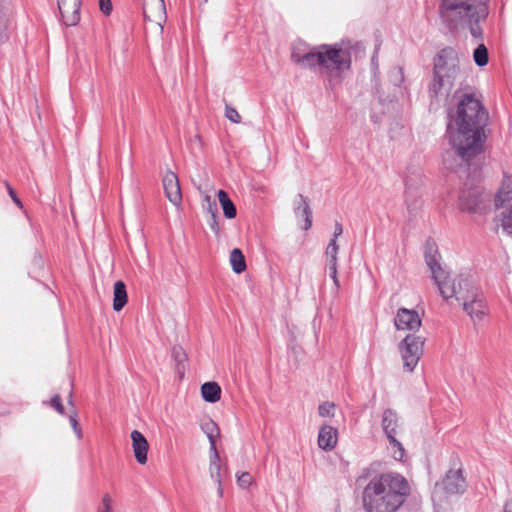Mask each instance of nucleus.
<instances>
[{
  "mask_svg": "<svg viewBox=\"0 0 512 512\" xmlns=\"http://www.w3.org/2000/svg\"><path fill=\"white\" fill-rule=\"evenodd\" d=\"M504 512H512V501L505 504Z\"/></svg>",
  "mask_w": 512,
  "mask_h": 512,
  "instance_id": "44",
  "label": "nucleus"
},
{
  "mask_svg": "<svg viewBox=\"0 0 512 512\" xmlns=\"http://www.w3.org/2000/svg\"><path fill=\"white\" fill-rule=\"evenodd\" d=\"M502 192H499L495 197V205L498 207L503 205L505 201L512 202V191L505 193L502 197ZM501 226L504 232L512 235V203L501 213Z\"/></svg>",
  "mask_w": 512,
  "mask_h": 512,
  "instance_id": "16",
  "label": "nucleus"
},
{
  "mask_svg": "<svg viewBox=\"0 0 512 512\" xmlns=\"http://www.w3.org/2000/svg\"><path fill=\"white\" fill-rule=\"evenodd\" d=\"M237 481L241 487H248L252 482V477L248 472H245L237 477Z\"/></svg>",
  "mask_w": 512,
  "mask_h": 512,
  "instance_id": "35",
  "label": "nucleus"
},
{
  "mask_svg": "<svg viewBox=\"0 0 512 512\" xmlns=\"http://www.w3.org/2000/svg\"><path fill=\"white\" fill-rule=\"evenodd\" d=\"M425 338L415 335L414 333L408 334L398 345V349L403 362V368L407 372H413L416 368L420 358L423 355V347Z\"/></svg>",
  "mask_w": 512,
  "mask_h": 512,
  "instance_id": "8",
  "label": "nucleus"
},
{
  "mask_svg": "<svg viewBox=\"0 0 512 512\" xmlns=\"http://www.w3.org/2000/svg\"><path fill=\"white\" fill-rule=\"evenodd\" d=\"M318 413L321 417H333L335 413V404L333 402H323L318 407Z\"/></svg>",
  "mask_w": 512,
  "mask_h": 512,
  "instance_id": "29",
  "label": "nucleus"
},
{
  "mask_svg": "<svg viewBox=\"0 0 512 512\" xmlns=\"http://www.w3.org/2000/svg\"><path fill=\"white\" fill-rule=\"evenodd\" d=\"M294 213L297 218H303V229L308 230L312 225V210L307 198L302 194H298L294 200Z\"/></svg>",
  "mask_w": 512,
  "mask_h": 512,
  "instance_id": "17",
  "label": "nucleus"
},
{
  "mask_svg": "<svg viewBox=\"0 0 512 512\" xmlns=\"http://www.w3.org/2000/svg\"><path fill=\"white\" fill-rule=\"evenodd\" d=\"M433 71V80L429 86L430 96L448 95L459 73L457 52L451 47L440 50L434 58Z\"/></svg>",
  "mask_w": 512,
  "mask_h": 512,
  "instance_id": "6",
  "label": "nucleus"
},
{
  "mask_svg": "<svg viewBox=\"0 0 512 512\" xmlns=\"http://www.w3.org/2000/svg\"><path fill=\"white\" fill-rule=\"evenodd\" d=\"M339 245L335 242V239H330L326 251V264H337L338 261Z\"/></svg>",
  "mask_w": 512,
  "mask_h": 512,
  "instance_id": "26",
  "label": "nucleus"
},
{
  "mask_svg": "<svg viewBox=\"0 0 512 512\" xmlns=\"http://www.w3.org/2000/svg\"><path fill=\"white\" fill-rule=\"evenodd\" d=\"M481 12H482V20L485 19L488 15V7L485 3V0H482V9H481Z\"/></svg>",
  "mask_w": 512,
  "mask_h": 512,
  "instance_id": "43",
  "label": "nucleus"
},
{
  "mask_svg": "<svg viewBox=\"0 0 512 512\" xmlns=\"http://www.w3.org/2000/svg\"><path fill=\"white\" fill-rule=\"evenodd\" d=\"M466 486V479L463 476L462 469H450L445 477L435 484L431 495L434 506L441 505L448 495L463 493Z\"/></svg>",
  "mask_w": 512,
  "mask_h": 512,
  "instance_id": "7",
  "label": "nucleus"
},
{
  "mask_svg": "<svg viewBox=\"0 0 512 512\" xmlns=\"http://www.w3.org/2000/svg\"><path fill=\"white\" fill-rule=\"evenodd\" d=\"M50 405L61 415L64 414V406L61 401V397L58 394H55L51 400Z\"/></svg>",
  "mask_w": 512,
  "mask_h": 512,
  "instance_id": "32",
  "label": "nucleus"
},
{
  "mask_svg": "<svg viewBox=\"0 0 512 512\" xmlns=\"http://www.w3.org/2000/svg\"><path fill=\"white\" fill-rule=\"evenodd\" d=\"M389 446L393 451V457L395 460L401 461L405 455V449L400 441L397 440L396 436L388 437Z\"/></svg>",
  "mask_w": 512,
  "mask_h": 512,
  "instance_id": "27",
  "label": "nucleus"
},
{
  "mask_svg": "<svg viewBox=\"0 0 512 512\" xmlns=\"http://www.w3.org/2000/svg\"><path fill=\"white\" fill-rule=\"evenodd\" d=\"M405 202L407 205V209L411 214L416 212L421 205V200L418 197L417 191L411 189L410 186L408 185L406 186L405 190Z\"/></svg>",
  "mask_w": 512,
  "mask_h": 512,
  "instance_id": "25",
  "label": "nucleus"
},
{
  "mask_svg": "<svg viewBox=\"0 0 512 512\" xmlns=\"http://www.w3.org/2000/svg\"><path fill=\"white\" fill-rule=\"evenodd\" d=\"M473 58H474L475 64L477 66H480V60H481V57H480V44L474 49Z\"/></svg>",
  "mask_w": 512,
  "mask_h": 512,
  "instance_id": "42",
  "label": "nucleus"
},
{
  "mask_svg": "<svg viewBox=\"0 0 512 512\" xmlns=\"http://www.w3.org/2000/svg\"><path fill=\"white\" fill-rule=\"evenodd\" d=\"M337 266V264H326L329 276L333 280L335 287L338 289L340 287V283L337 277Z\"/></svg>",
  "mask_w": 512,
  "mask_h": 512,
  "instance_id": "33",
  "label": "nucleus"
},
{
  "mask_svg": "<svg viewBox=\"0 0 512 512\" xmlns=\"http://www.w3.org/2000/svg\"><path fill=\"white\" fill-rule=\"evenodd\" d=\"M111 509V498L108 494H105L102 498V505L99 508V512H109Z\"/></svg>",
  "mask_w": 512,
  "mask_h": 512,
  "instance_id": "37",
  "label": "nucleus"
},
{
  "mask_svg": "<svg viewBox=\"0 0 512 512\" xmlns=\"http://www.w3.org/2000/svg\"><path fill=\"white\" fill-rule=\"evenodd\" d=\"M291 59L305 68L318 70L331 86L340 83L351 68L350 54L339 44L318 45L303 54L294 48Z\"/></svg>",
  "mask_w": 512,
  "mask_h": 512,
  "instance_id": "4",
  "label": "nucleus"
},
{
  "mask_svg": "<svg viewBox=\"0 0 512 512\" xmlns=\"http://www.w3.org/2000/svg\"><path fill=\"white\" fill-rule=\"evenodd\" d=\"M201 430L206 434L209 440V452L218 451L216 447V439L220 435L218 425L212 419H207L201 423Z\"/></svg>",
  "mask_w": 512,
  "mask_h": 512,
  "instance_id": "20",
  "label": "nucleus"
},
{
  "mask_svg": "<svg viewBox=\"0 0 512 512\" xmlns=\"http://www.w3.org/2000/svg\"><path fill=\"white\" fill-rule=\"evenodd\" d=\"M209 473L212 480H214L218 486L217 492L219 497H222V481L227 474V468L221 465L220 455L218 451L209 452Z\"/></svg>",
  "mask_w": 512,
  "mask_h": 512,
  "instance_id": "13",
  "label": "nucleus"
},
{
  "mask_svg": "<svg viewBox=\"0 0 512 512\" xmlns=\"http://www.w3.org/2000/svg\"><path fill=\"white\" fill-rule=\"evenodd\" d=\"M230 263L235 273L240 274L246 269L245 257L242 251L234 248L230 253Z\"/></svg>",
  "mask_w": 512,
  "mask_h": 512,
  "instance_id": "24",
  "label": "nucleus"
},
{
  "mask_svg": "<svg viewBox=\"0 0 512 512\" xmlns=\"http://www.w3.org/2000/svg\"><path fill=\"white\" fill-rule=\"evenodd\" d=\"M143 15L145 19L160 24L166 17L164 0L143 1Z\"/></svg>",
  "mask_w": 512,
  "mask_h": 512,
  "instance_id": "14",
  "label": "nucleus"
},
{
  "mask_svg": "<svg viewBox=\"0 0 512 512\" xmlns=\"http://www.w3.org/2000/svg\"><path fill=\"white\" fill-rule=\"evenodd\" d=\"M113 295V309L119 312L126 305L128 300L126 285L123 281L119 280L115 282Z\"/></svg>",
  "mask_w": 512,
  "mask_h": 512,
  "instance_id": "21",
  "label": "nucleus"
},
{
  "mask_svg": "<svg viewBox=\"0 0 512 512\" xmlns=\"http://www.w3.org/2000/svg\"><path fill=\"white\" fill-rule=\"evenodd\" d=\"M81 0H58V9L66 26H75L80 21Z\"/></svg>",
  "mask_w": 512,
  "mask_h": 512,
  "instance_id": "11",
  "label": "nucleus"
},
{
  "mask_svg": "<svg viewBox=\"0 0 512 512\" xmlns=\"http://www.w3.org/2000/svg\"><path fill=\"white\" fill-rule=\"evenodd\" d=\"M68 402H69L70 405H73L72 392H70V394H69V401Z\"/></svg>",
  "mask_w": 512,
  "mask_h": 512,
  "instance_id": "45",
  "label": "nucleus"
},
{
  "mask_svg": "<svg viewBox=\"0 0 512 512\" xmlns=\"http://www.w3.org/2000/svg\"><path fill=\"white\" fill-rule=\"evenodd\" d=\"M343 233L342 224L340 222L335 223V229L333 233V237L331 239H335V242H337V238Z\"/></svg>",
  "mask_w": 512,
  "mask_h": 512,
  "instance_id": "40",
  "label": "nucleus"
},
{
  "mask_svg": "<svg viewBox=\"0 0 512 512\" xmlns=\"http://www.w3.org/2000/svg\"><path fill=\"white\" fill-rule=\"evenodd\" d=\"M69 421H70V424H71V426H72V428H73L77 438L81 439L82 438V431H81L79 423L77 421V414H76L75 411H74V413L69 415Z\"/></svg>",
  "mask_w": 512,
  "mask_h": 512,
  "instance_id": "31",
  "label": "nucleus"
},
{
  "mask_svg": "<svg viewBox=\"0 0 512 512\" xmlns=\"http://www.w3.org/2000/svg\"><path fill=\"white\" fill-rule=\"evenodd\" d=\"M337 429L330 425L321 426L318 434V445L321 449L330 451L337 444Z\"/></svg>",
  "mask_w": 512,
  "mask_h": 512,
  "instance_id": "19",
  "label": "nucleus"
},
{
  "mask_svg": "<svg viewBox=\"0 0 512 512\" xmlns=\"http://www.w3.org/2000/svg\"><path fill=\"white\" fill-rule=\"evenodd\" d=\"M225 115L233 123L241 122V116L239 115L238 111L233 107L227 105L225 109Z\"/></svg>",
  "mask_w": 512,
  "mask_h": 512,
  "instance_id": "30",
  "label": "nucleus"
},
{
  "mask_svg": "<svg viewBox=\"0 0 512 512\" xmlns=\"http://www.w3.org/2000/svg\"><path fill=\"white\" fill-rule=\"evenodd\" d=\"M203 399L209 403H215L221 398V387L216 382H206L201 386Z\"/></svg>",
  "mask_w": 512,
  "mask_h": 512,
  "instance_id": "22",
  "label": "nucleus"
},
{
  "mask_svg": "<svg viewBox=\"0 0 512 512\" xmlns=\"http://www.w3.org/2000/svg\"><path fill=\"white\" fill-rule=\"evenodd\" d=\"M480 100L465 94L458 103L456 115L448 113L447 135L451 149L443 154L448 170L459 173L466 180L459 195V207L472 215L478 214L480 204V174L472 159L480 153Z\"/></svg>",
  "mask_w": 512,
  "mask_h": 512,
  "instance_id": "1",
  "label": "nucleus"
},
{
  "mask_svg": "<svg viewBox=\"0 0 512 512\" xmlns=\"http://www.w3.org/2000/svg\"><path fill=\"white\" fill-rule=\"evenodd\" d=\"M489 120V113L482 105V166L486 160L494 159V146L501 139V134L496 135L494 129L489 126Z\"/></svg>",
  "mask_w": 512,
  "mask_h": 512,
  "instance_id": "9",
  "label": "nucleus"
},
{
  "mask_svg": "<svg viewBox=\"0 0 512 512\" xmlns=\"http://www.w3.org/2000/svg\"><path fill=\"white\" fill-rule=\"evenodd\" d=\"M217 196L222 207L224 216L228 219L235 218L237 215V209L232 200L229 198L227 192L224 190H219L217 192Z\"/></svg>",
  "mask_w": 512,
  "mask_h": 512,
  "instance_id": "23",
  "label": "nucleus"
},
{
  "mask_svg": "<svg viewBox=\"0 0 512 512\" xmlns=\"http://www.w3.org/2000/svg\"><path fill=\"white\" fill-rule=\"evenodd\" d=\"M440 17L449 29L467 26L473 37H480V0H442Z\"/></svg>",
  "mask_w": 512,
  "mask_h": 512,
  "instance_id": "5",
  "label": "nucleus"
},
{
  "mask_svg": "<svg viewBox=\"0 0 512 512\" xmlns=\"http://www.w3.org/2000/svg\"><path fill=\"white\" fill-rule=\"evenodd\" d=\"M162 182L168 200L175 206H179L182 202V194L178 176L172 171H167Z\"/></svg>",
  "mask_w": 512,
  "mask_h": 512,
  "instance_id": "12",
  "label": "nucleus"
},
{
  "mask_svg": "<svg viewBox=\"0 0 512 512\" xmlns=\"http://www.w3.org/2000/svg\"><path fill=\"white\" fill-rule=\"evenodd\" d=\"M489 62V52L487 47L482 44V67L487 65Z\"/></svg>",
  "mask_w": 512,
  "mask_h": 512,
  "instance_id": "41",
  "label": "nucleus"
},
{
  "mask_svg": "<svg viewBox=\"0 0 512 512\" xmlns=\"http://www.w3.org/2000/svg\"><path fill=\"white\" fill-rule=\"evenodd\" d=\"M425 262L440 295L445 300L453 297L462 302L463 310L476 324L480 321V301L477 300L478 288L473 286L469 276L460 275L457 284L450 279L449 273L440 263V253L434 242L427 241L424 251Z\"/></svg>",
  "mask_w": 512,
  "mask_h": 512,
  "instance_id": "2",
  "label": "nucleus"
},
{
  "mask_svg": "<svg viewBox=\"0 0 512 512\" xmlns=\"http://www.w3.org/2000/svg\"><path fill=\"white\" fill-rule=\"evenodd\" d=\"M410 493L408 481L399 473L387 472L373 477L363 490L366 512H396Z\"/></svg>",
  "mask_w": 512,
  "mask_h": 512,
  "instance_id": "3",
  "label": "nucleus"
},
{
  "mask_svg": "<svg viewBox=\"0 0 512 512\" xmlns=\"http://www.w3.org/2000/svg\"><path fill=\"white\" fill-rule=\"evenodd\" d=\"M202 208H203L205 214L207 215V217L213 216V214L218 215L217 203L208 194H205L203 197Z\"/></svg>",
  "mask_w": 512,
  "mask_h": 512,
  "instance_id": "28",
  "label": "nucleus"
},
{
  "mask_svg": "<svg viewBox=\"0 0 512 512\" xmlns=\"http://www.w3.org/2000/svg\"><path fill=\"white\" fill-rule=\"evenodd\" d=\"M394 324L397 330L416 332L421 327L422 321L416 310L399 308L394 318Z\"/></svg>",
  "mask_w": 512,
  "mask_h": 512,
  "instance_id": "10",
  "label": "nucleus"
},
{
  "mask_svg": "<svg viewBox=\"0 0 512 512\" xmlns=\"http://www.w3.org/2000/svg\"><path fill=\"white\" fill-rule=\"evenodd\" d=\"M99 8L105 15H110L112 12L111 0H99Z\"/></svg>",
  "mask_w": 512,
  "mask_h": 512,
  "instance_id": "36",
  "label": "nucleus"
},
{
  "mask_svg": "<svg viewBox=\"0 0 512 512\" xmlns=\"http://www.w3.org/2000/svg\"><path fill=\"white\" fill-rule=\"evenodd\" d=\"M6 187H7V190H8V193H9V196L11 197L12 201L20 208H22V202L21 200L17 197L14 189L10 186V184L8 182L5 183Z\"/></svg>",
  "mask_w": 512,
  "mask_h": 512,
  "instance_id": "38",
  "label": "nucleus"
},
{
  "mask_svg": "<svg viewBox=\"0 0 512 512\" xmlns=\"http://www.w3.org/2000/svg\"><path fill=\"white\" fill-rule=\"evenodd\" d=\"M173 356L177 362H182L186 359V355L181 347H174L173 348Z\"/></svg>",
  "mask_w": 512,
  "mask_h": 512,
  "instance_id": "39",
  "label": "nucleus"
},
{
  "mask_svg": "<svg viewBox=\"0 0 512 512\" xmlns=\"http://www.w3.org/2000/svg\"><path fill=\"white\" fill-rule=\"evenodd\" d=\"M207 223L210 229L218 235L220 232V227L218 223V215L213 214V216L207 217Z\"/></svg>",
  "mask_w": 512,
  "mask_h": 512,
  "instance_id": "34",
  "label": "nucleus"
},
{
  "mask_svg": "<svg viewBox=\"0 0 512 512\" xmlns=\"http://www.w3.org/2000/svg\"><path fill=\"white\" fill-rule=\"evenodd\" d=\"M381 425L387 438L396 436L399 428V416L397 412L391 408L385 409L382 414Z\"/></svg>",
  "mask_w": 512,
  "mask_h": 512,
  "instance_id": "18",
  "label": "nucleus"
},
{
  "mask_svg": "<svg viewBox=\"0 0 512 512\" xmlns=\"http://www.w3.org/2000/svg\"><path fill=\"white\" fill-rule=\"evenodd\" d=\"M132 448L137 462L141 465L147 463L149 443L145 436L138 430L131 432Z\"/></svg>",
  "mask_w": 512,
  "mask_h": 512,
  "instance_id": "15",
  "label": "nucleus"
}]
</instances>
